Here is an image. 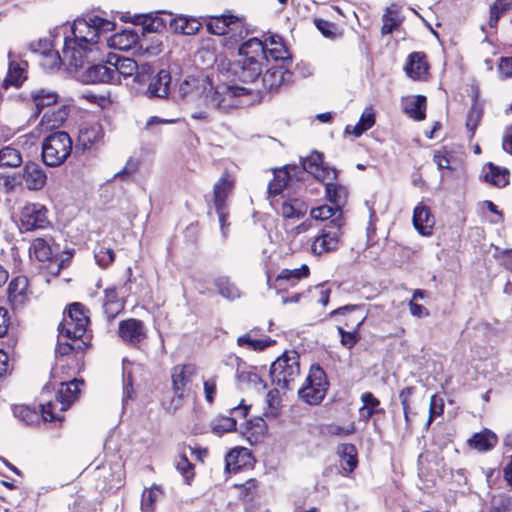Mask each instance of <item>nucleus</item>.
Masks as SVG:
<instances>
[{
	"instance_id": "obj_1",
	"label": "nucleus",
	"mask_w": 512,
	"mask_h": 512,
	"mask_svg": "<svg viewBox=\"0 0 512 512\" xmlns=\"http://www.w3.org/2000/svg\"><path fill=\"white\" fill-rule=\"evenodd\" d=\"M115 22L87 14L77 18L71 25V34L64 38L62 57L59 52L53 51L51 43L47 39H39L29 44V50L40 53L45 58V65L50 68H58L63 61L75 69L83 68L87 63L95 61L99 57V39L115 29Z\"/></svg>"
},
{
	"instance_id": "obj_2",
	"label": "nucleus",
	"mask_w": 512,
	"mask_h": 512,
	"mask_svg": "<svg viewBox=\"0 0 512 512\" xmlns=\"http://www.w3.org/2000/svg\"><path fill=\"white\" fill-rule=\"evenodd\" d=\"M181 99L198 97L200 105L221 113H230L236 109L250 106L254 99L250 89L220 83L215 85L204 74L187 76L179 85Z\"/></svg>"
},
{
	"instance_id": "obj_3",
	"label": "nucleus",
	"mask_w": 512,
	"mask_h": 512,
	"mask_svg": "<svg viewBox=\"0 0 512 512\" xmlns=\"http://www.w3.org/2000/svg\"><path fill=\"white\" fill-rule=\"evenodd\" d=\"M83 380L73 379L61 382V388L57 391L56 401L41 405V414L45 421H62V413L76 400Z\"/></svg>"
},
{
	"instance_id": "obj_4",
	"label": "nucleus",
	"mask_w": 512,
	"mask_h": 512,
	"mask_svg": "<svg viewBox=\"0 0 512 512\" xmlns=\"http://www.w3.org/2000/svg\"><path fill=\"white\" fill-rule=\"evenodd\" d=\"M72 152V140L65 131L49 134L42 142V160L49 167L63 164Z\"/></svg>"
},
{
	"instance_id": "obj_5",
	"label": "nucleus",
	"mask_w": 512,
	"mask_h": 512,
	"mask_svg": "<svg viewBox=\"0 0 512 512\" xmlns=\"http://www.w3.org/2000/svg\"><path fill=\"white\" fill-rule=\"evenodd\" d=\"M299 375V354L296 351L285 352L270 367L271 380L280 389H291Z\"/></svg>"
},
{
	"instance_id": "obj_6",
	"label": "nucleus",
	"mask_w": 512,
	"mask_h": 512,
	"mask_svg": "<svg viewBox=\"0 0 512 512\" xmlns=\"http://www.w3.org/2000/svg\"><path fill=\"white\" fill-rule=\"evenodd\" d=\"M328 386L324 369L320 365H312L305 383L298 390V395L305 403L317 405L325 398Z\"/></svg>"
},
{
	"instance_id": "obj_7",
	"label": "nucleus",
	"mask_w": 512,
	"mask_h": 512,
	"mask_svg": "<svg viewBox=\"0 0 512 512\" xmlns=\"http://www.w3.org/2000/svg\"><path fill=\"white\" fill-rule=\"evenodd\" d=\"M20 230L31 232L50 225L48 209L40 203H27L20 210Z\"/></svg>"
},
{
	"instance_id": "obj_8",
	"label": "nucleus",
	"mask_w": 512,
	"mask_h": 512,
	"mask_svg": "<svg viewBox=\"0 0 512 512\" xmlns=\"http://www.w3.org/2000/svg\"><path fill=\"white\" fill-rule=\"evenodd\" d=\"M196 373V367L193 364L177 365L171 370L172 390L174 398L171 405L177 409L182 404V399L187 395L188 385Z\"/></svg>"
},
{
	"instance_id": "obj_9",
	"label": "nucleus",
	"mask_w": 512,
	"mask_h": 512,
	"mask_svg": "<svg viewBox=\"0 0 512 512\" xmlns=\"http://www.w3.org/2000/svg\"><path fill=\"white\" fill-rule=\"evenodd\" d=\"M342 225L343 221L339 217L330 221L329 225L314 239L311 245L312 253L322 255L336 250L339 245Z\"/></svg>"
},
{
	"instance_id": "obj_10",
	"label": "nucleus",
	"mask_w": 512,
	"mask_h": 512,
	"mask_svg": "<svg viewBox=\"0 0 512 512\" xmlns=\"http://www.w3.org/2000/svg\"><path fill=\"white\" fill-rule=\"evenodd\" d=\"M305 173H309L321 181L326 179L335 180L337 177L336 169L324 166L322 154L317 151L312 152L302 160V170L301 167H299L297 176L302 179Z\"/></svg>"
},
{
	"instance_id": "obj_11",
	"label": "nucleus",
	"mask_w": 512,
	"mask_h": 512,
	"mask_svg": "<svg viewBox=\"0 0 512 512\" xmlns=\"http://www.w3.org/2000/svg\"><path fill=\"white\" fill-rule=\"evenodd\" d=\"M209 33L214 35H224L239 29L238 38L242 39L247 35V30L243 28L242 22L238 17L232 14H223L214 16L206 24Z\"/></svg>"
},
{
	"instance_id": "obj_12",
	"label": "nucleus",
	"mask_w": 512,
	"mask_h": 512,
	"mask_svg": "<svg viewBox=\"0 0 512 512\" xmlns=\"http://www.w3.org/2000/svg\"><path fill=\"white\" fill-rule=\"evenodd\" d=\"M107 63L111 65L114 84L120 83L121 77L127 78L134 76V81L140 82L137 73L138 65L132 58L123 57L116 53H109Z\"/></svg>"
},
{
	"instance_id": "obj_13",
	"label": "nucleus",
	"mask_w": 512,
	"mask_h": 512,
	"mask_svg": "<svg viewBox=\"0 0 512 512\" xmlns=\"http://www.w3.org/2000/svg\"><path fill=\"white\" fill-rule=\"evenodd\" d=\"M171 74L166 69H161L149 79L144 95L149 99H166L170 94Z\"/></svg>"
},
{
	"instance_id": "obj_14",
	"label": "nucleus",
	"mask_w": 512,
	"mask_h": 512,
	"mask_svg": "<svg viewBox=\"0 0 512 512\" xmlns=\"http://www.w3.org/2000/svg\"><path fill=\"white\" fill-rule=\"evenodd\" d=\"M120 338L132 346H137L146 338L144 323L141 320L130 318L119 323Z\"/></svg>"
},
{
	"instance_id": "obj_15",
	"label": "nucleus",
	"mask_w": 512,
	"mask_h": 512,
	"mask_svg": "<svg viewBox=\"0 0 512 512\" xmlns=\"http://www.w3.org/2000/svg\"><path fill=\"white\" fill-rule=\"evenodd\" d=\"M291 77L292 73L284 65L273 66L261 76V83L265 91L276 92L287 84Z\"/></svg>"
},
{
	"instance_id": "obj_16",
	"label": "nucleus",
	"mask_w": 512,
	"mask_h": 512,
	"mask_svg": "<svg viewBox=\"0 0 512 512\" xmlns=\"http://www.w3.org/2000/svg\"><path fill=\"white\" fill-rule=\"evenodd\" d=\"M298 171L299 167L296 165H287L283 169L276 170L273 180L268 184V195L276 196L294 179L301 180V178L297 176Z\"/></svg>"
},
{
	"instance_id": "obj_17",
	"label": "nucleus",
	"mask_w": 512,
	"mask_h": 512,
	"mask_svg": "<svg viewBox=\"0 0 512 512\" xmlns=\"http://www.w3.org/2000/svg\"><path fill=\"white\" fill-rule=\"evenodd\" d=\"M8 299L14 310L21 309L29 301L28 279L25 276H17L11 280L8 286Z\"/></svg>"
},
{
	"instance_id": "obj_18",
	"label": "nucleus",
	"mask_w": 512,
	"mask_h": 512,
	"mask_svg": "<svg viewBox=\"0 0 512 512\" xmlns=\"http://www.w3.org/2000/svg\"><path fill=\"white\" fill-rule=\"evenodd\" d=\"M64 326H75L77 336H85L89 317L85 313L84 306L81 303H72L67 312L64 313Z\"/></svg>"
},
{
	"instance_id": "obj_19",
	"label": "nucleus",
	"mask_w": 512,
	"mask_h": 512,
	"mask_svg": "<svg viewBox=\"0 0 512 512\" xmlns=\"http://www.w3.org/2000/svg\"><path fill=\"white\" fill-rule=\"evenodd\" d=\"M23 179L27 189L37 191L45 186L47 175L40 164L27 162L23 168Z\"/></svg>"
},
{
	"instance_id": "obj_20",
	"label": "nucleus",
	"mask_w": 512,
	"mask_h": 512,
	"mask_svg": "<svg viewBox=\"0 0 512 512\" xmlns=\"http://www.w3.org/2000/svg\"><path fill=\"white\" fill-rule=\"evenodd\" d=\"M415 229L423 236L432 234V229L435 224L433 215L428 206L418 204L413 211L412 217Z\"/></svg>"
},
{
	"instance_id": "obj_21",
	"label": "nucleus",
	"mask_w": 512,
	"mask_h": 512,
	"mask_svg": "<svg viewBox=\"0 0 512 512\" xmlns=\"http://www.w3.org/2000/svg\"><path fill=\"white\" fill-rule=\"evenodd\" d=\"M82 81L85 83H111L114 84L111 65L106 64H93L90 65L82 74Z\"/></svg>"
},
{
	"instance_id": "obj_22",
	"label": "nucleus",
	"mask_w": 512,
	"mask_h": 512,
	"mask_svg": "<svg viewBox=\"0 0 512 512\" xmlns=\"http://www.w3.org/2000/svg\"><path fill=\"white\" fill-rule=\"evenodd\" d=\"M69 108L66 105H60L47 109L40 121V126L44 130H53L60 127L67 119Z\"/></svg>"
},
{
	"instance_id": "obj_23",
	"label": "nucleus",
	"mask_w": 512,
	"mask_h": 512,
	"mask_svg": "<svg viewBox=\"0 0 512 512\" xmlns=\"http://www.w3.org/2000/svg\"><path fill=\"white\" fill-rule=\"evenodd\" d=\"M239 54L246 57L244 62L259 61L267 58L266 45L258 38H250L239 47Z\"/></svg>"
},
{
	"instance_id": "obj_24",
	"label": "nucleus",
	"mask_w": 512,
	"mask_h": 512,
	"mask_svg": "<svg viewBox=\"0 0 512 512\" xmlns=\"http://www.w3.org/2000/svg\"><path fill=\"white\" fill-rule=\"evenodd\" d=\"M234 188V181L227 173H224L221 178L214 184L213 187V202L215 207L227 208L226 200Z\"/></svg>"
},
{
	"instance_id": "obj_25",
	"label": "nucleus",
	"mask_w": 512,
	"mask_h": 512,
	"mask_svg": "<svg viewBox=\"0 0 512 512\" xmlns=\"http://www.w3.org/2000/svg\"><path fill=\"white\" fill-rule=\"evenodd\" d=\"M103 137L102 128L99 124L84 125L79 130L77 147L83 150L91 148Z\"/></svg>"
},
{
	"instance_id": "obj_26",
	"label": "nucleus",
	"mask_w": 512,
	"mask_h": 512,
	"mask_svg": "<svg viewBox=\"0 0 512 512\" xmlns=\"http://www.w3.org/2000/svg\"><path fill=\"white\" fill-rule=\"evenodd\" d=\"M213 285L218 294L228 301L239 299L242 295L240 288L228 276H218L213 279Z\"/></svg>"
},
{
	"instance_id": "obj_27",
	"label": "nucleus",
	"mask_w": 512,
	"mask_h": 512,
	"mask_svg": "<svg viewBox=\"0 0 512 512\" xmlns=\"http://www.w3.org/2000/svg\"><path fill=\"white\" fill-rule=\"evenodd\" d=\"M406 73L413 79H421L428 70L425 55L420 52H413L409 55L405 66Z\"/></svg>"
},
{
	"instance_id": "obj_28",
	"label": "nucleus",
	"mask_w": 512,
	"mask_h": 512,
	"mask_svg": "<svg viewBox=\"0 0 512 512\" xmlns=\"http://www.w3.org/2000/svg\"><path fill=\"white\" fill-rule=\"evenodd\" d=\"M497 440L498 438L495 433L488 429H484L483 431L474 434L473 437L468 440V444L470 447L480 452H486L496 445Z\"/></svg>"
},
{
	"instance_id": "obj_29",
	"label": "nucleus",
	"mask_w": 512,
	"mask_h": 512,
	"mask_svg": "<svg viewBox=\"0 0 512 512\" xmlns=\"http://www.w3.org/2000/svg\"><path fill=\"white\" fill-rule=\"evenodd\" d=\"M23 158L20 150L13 145H5L0 148V169L20 167Z\"/></svg>"
},
{
	"instance_id": "obj_30",
	"label": "nucleus",
	"mask_w": 512,
	"mask_h": 512,
	"mask_svg": "<svg viewBox=\"0 0 512 512\" xmlns=\"http://www.w3.org/2000/svg\"><path fill=\"white\" fill-rule=\"evenodd\" d=\"M404 112L416 121L425 119L426 97L423 95L411 96L404 103Z\"/></svg>"
},
{
	"instance_id": "obj_31",
	"label": "nucleus",
	"mask_w": 512,
	"mask_h": 512,
	"mask_svg": "<svg viewBox=\"0 0 512 512\" xmlns=\"http://www.w3.org/2000/svg\"><path fill=\"white\" fill-rule=\"evenodd\" d=\"M30 96L38 113H41L46 107L49 109L51 106L56 105L59 98L56 92L47 89L33 90Z\"/></svg>"
},
{
	"instance_id": "obj_32",
	"label": "nucleus",
	"mask_w": 512,
	"mask_h": 512,
	"mask_svg": "<svg viewBox=\"0 0 512 512\" xmlns=\"http://www.w3.org/2000/svg\"><path fill=\"white\" fill-rule=\"evenodd\" d=\"M170 27L176 33L194 35L199 31L201 23L195 18L178 16L170 20Z\"/></svg>"
},
{
	"instance_id": "obj_33",
	"label": "nucleus",
	"mask_w": 512,
	"mask_h": 512,
	"mask_svg": "<svg viewBox=\"0 0 512 512\" xmlns=\"http://www.w3.org/2000/svg\"><path fill=\"white\" fill-rule=\"evenodd\" d=\"M337 453L342 459L341 466L346 473H351L358 464L357 450L355 445L350 443L340 444Z\"/></svg>"
},
{
	"instance_id": "obj_34",
	"label": "nucleus",
	"mask_w": 512,
	"mask_h": 512,
	"mask_svg": "<svg viewBox=\"0 0 512 512\" xmlns=\"http://www.w3.org/2000/svg\"><path fill=\"white\" fill-rule=\"evenodd\" d=\"M27 66L28 64L26 61L17 62L11 60L9 62L8 73L5 78V83L8 85L19 87L27 78Z\"/></svg>"
},
{
	"instance_id": "obj_35",
	"label": "nucleus",
	"mask_w": 512,
	"mask_h": 512,
	"mask_svg": "<svg viewBox=\"0 0 512 512\" xmlns=\"http://www.w3.org/2000/svg\"><path fill=\"white\" fill-rule=\"evenodd\" d=\"M307 209L304 201L293 198L282 203L281 214L285 219H299L306 214Z\"/></svg>"
},
{
	"instance_id": "obj_36",
	"label": "nucleus",
	"mask_w": 512,
	"mask_h": 512,
	"mask_svg": "<svg viewBox=\"0 0 512 512\" xmlns=\"http://www.w3.org/2000/svg\"><path fill=\"white\" fill-rule=\"evenodd\" d=\"M375 124V114L372 108H366L358 123L354 126L347 125L345 128V132L347 134H353L356 137H360L364 132L369 130Z\"/></svg>"
},
{
	"instance_id": "obj_37",
	"label": "nucleus",
	"mask_w": 512,
	"mask_h": 512,
	"mask_svg": "<svg viewBox=\"0 0 512 512\" xmlns=\"http://www.w3.org/2000/svg\"><path fill=\"white\" fill-rule=\"evenodd\" d=\"M363 406L359 409L360 417L368 421L375 413H383L384 409L379 408L380 401L371 392H364L361 395Z\"/></svg>"
},
{
	"instance_id": "obj_38",
	"label": "nucleus",
	"mask_w": 512,
	"mask_h": 512,
	"mask_svg": "<svg viewBox=\"0 0 512 512\" xmlns=\"http://www.w3.org/2000/svg\"><path fill=\"white\" fill-rule=\"evenodd\" d=\"M325 190L328 201L339 210H342V207L346 204L348 196L346 187L328 182L325 185Z\"/></svg>"
},
{
	"instance_id": "obj_39",
	"label": "nucleus",
	"mask_w": 512,
	"mask_h": 512,
	"mask_svg": "<svg viewBox=\"0 0 512 512\" xmlns=\"http://www.w3.org/2000/svg\"><path fill=\"white\" fill-rule=\"evenodd\" d=\"M308 275L309 267L306 264H303L300 268L283 269L276 277V281L280 286L284 285L285 283L294 286L298 281L306 278Z\"/></svg>"
},
{
	"instance_id": "obj_40",
	"label": "nucleus",
	"mask_w": 512,
	"mask_h": 512,
	"mask_svg": "<svg viewBox=\"0 0 512 512\" xmlns=\"http://www.w3.org/2000/svg\"><path fill=\"white\" fill-rule=\"evenodd\" d=\"M250 456L246 448H234L225 457V469L228 472H237L246 465V458Z\"/></svg>"
},
{
	"instance_id": "obj_41",
	"label": "nucleus",
	"mask_w": 512,
	"mask_h": 512,
	"mask_svg": "<svg viewBox=\"0 0 512 512\" xmlns=\"http://www.w3.org/2000/svg\"><path fill=\"white\" fill-rule=\"evenodd\" d=\"M487 167L489 172L484 176L486 182H489L497 187H505L509 183V171L501 169L493 163H488Z\"/></svg>"
},
{
	"instance_id": "obj_42",
	"label": "nucleus",
	"mask_w": 512,
	"mask_h": 512,
	"mask_svg": "<svg viewBox=\"0 0 512 512\" xmlns=\"http://www.w3.org/2000/svg\"><path fill=\"white\" fill-rule=\"evenodd\" d=\"M138 34L133 30H125L122 33H117L111 38V46L119 50L130 49L138 42Z\"/></svg>"
},
{
	"instance_id": "obj_43",
	"label": "nucleus",
	"mask_w": 512,
	"mask_h": 512,
	"mask_svg": "<svg viewBox=\"0 0 512 512\" xmlns=\"http://www.w3.org/2000/svg\"><path fill=\"white\" fill-rule=\"evenodd\" d=\"M104 293V311L108 317H115L123 308V305L118 299L117 291L115 288H107Z\"/></svg>"
},
{
	"instance_id": "obj_44",
	"label": "nucleus",
	"mask_w": 512,
	"mask_h": 512,
	"mask_svg": "<svg viewBox=\"0 0 512 512\" xmlns=\"http://www.w3.org/2000/svg\"><path fill=\"white\" fill-rule=\"evenodd\" d=\"M382 21L383 25L381 28V33L383 35H387L392 33L400 26L402 19L395 7L392 6L386 9V12L382 16Z\"/></svg>"
},
{
	"instance_id": "obj_45",
	"label": "nucleus",
	"mask_w": 512,
	"mask_h": 512,
	"mask_svg": "<svg viewBox=\"0 0 512 512\" xmlns=\"http://www.w3.org/2000/svg\"><path fill=\"white\" fill-rule=\"evenodd\" d=\"M237 421L234 417L220 415L211 421L212 432L218 436L236 430Z\"/></svg>"
},
{
	"instance_id": "obj_46",
	"label": "nucleus",
	"mask_w": 512,
	"mask_h": 512,
	"mask_svg": "<svg viewBox=\"0 0 512 512\" xmlns=\"http://www.w3.org/2000/svg\"><path fill=\"white\" fill-rule=\"evenodd\" d=\"M366 319V315H361L356 322V326L353 331H345L342 327H338V333L341 336V344L348 349L353 348L357 342L360 340V336L358 334L359 327L364 323Z\"/></svg>"
},
{
	"instance_id": "obj_47",
	"label": "nucleus",
	"mask_w": 512,
	"mask_h": 512,
	"mask_svg": "<svg viewBox=\"0 0 512 512\" xmlns=\"http://www.w3.org/2000/svg\"><path fill=\"white\" fill-rule=\"evenodd\" d=\"M65 338H60L58 340V345L56 348V353L65 356L70 354L71 352H83L88 347V343L86 340H71L72 342H69L70 340H65Z\"/></svg>"
},
{
	"instance_id": "obj_48",
	"label": "nucleus",
	"mask_w": 512,
	"mask_h": 512,
	"mask_svg": "<svg viewBox=\"0 0 512 512\" xmlns=\"http://www.w3.org/2000/svg\"><path fill=\"white\" fill-rule=\"evenodd\" d=\"M275 341L270 338L265 339H252L250 333H246L237 338V344L241 347H248L254 351H263L267 347L271 346Z\"/></svg>"
},
{
	"instance_id": "obj_49",
	"label": "nucleus",
	"mask_w": 512,
	"mask_h": 512,
	"mask_svg": "<svg viewBox=\"0 0 512 512\" xmlns=\"http://www.w3.org/2000/svg\"><path fill=\"white\" fill-rule=\"evenodd\" d=\"M310 215L315 220L331 219V221H332L339 217L343 221L342 210H339L334 205L333 206L322 205V206L313 208L310 211Z\"/></svg>"
},
{
	"instance_id": "obj_50",
	"label": "nucleus",
	"mask_w": 512,
	"mask_h": 512,
	"mask_svg": "<svg viewBox=\"0 0 512 512\" xmlns=\"http://www.w3.org/2000/svg\"><path fill=\"white\" fill-rule=\"evenodd\" d=\"M30 252L41 262L51 259L52 249L43 238H36L30 247Z\"/></svg>"
},
{
	"instance_id": "obj_51",
	"label": "nucleus",
	"mask_w": 512,
	"mask_h": 512,
	"mask_svg": "<svg viewBox=\"0 0 512 512\" xmlns=\"http://www.w3.org/2000/svg\"><path fill=\"white\" fill-rule=\"evenodd\" d=\"M362 310H363L362 305H346V306L339 307V308L333 310L330 315L331 316L344 315L346 312H354L355 315H351L350 317H348L347 321L345 322V325L347 327H353V329H354L359 317L361 315H365Z\"/></svg>"
},
{
	"instance_id": "obj_52",
	"label": "nucleus",
	"mask_w": 512,
	"mask_h": 512,
	"mask_svg": "<svg viewBox=\"0 0 512 512\" xmlns=\"http://www.w3.org/2000/svg\"><path fill=\"white\" fill-rule=\"evenodd\" d=\"M265 45L267 51V58H264L265 60L268 61L269 58H272L276 62L281 61V65H284L285 67L292 62L289 52L283 44L272 46L271 48L267 47V43Z\"/></svg>"
},
{
	"instance_id": "obj_53",
	"label": "nucleus",
	"mask_w": 512,
	"mask_h": 512,
	"mask_svg": "<svg viewBox=\"0 0 512 512\" xmlns=\"http://www.w3.org/2000/svg\"><path fill=\"white\" fill-rule=\"evenodd\" d=\"M261 75V64L259 61L244 62L241 78L245 82H255Z\"/></svg>"
},
{
	"instance_id": "obj_54",
	"label": "nucleus",
	"mask_w": 512,
	"mask_h": 512,
	"mask_svg": "<svg viewBox=\"0 0 512 512\" xmlns=\"http://www.w3.org/2000/svg\"><path fill=\"white\" fill-rule=\"evenodd\" d=\"M94 257L100 267L106 268L114 261L115 253L111 248L100 246L95 250Z\"/></svg>"
},
{
	"instance_id": "obj_55",
	"label": "nucleus",
	"mask_w": 512,
	"mask_h": 512,
	"mask_svg": "<svg viewBox=\"0 0 512 512\" xmlns=\"http://www.w3.org/2000/svg\"><path fill=\"white\" fill-rule=\"evenodd\" d=\"M160 492V488L153 485L150 489H145L142 494L141 509L144 512H152L154 509V503L156 500L157 493Z\"/></svg>"
},
{
	"instance_id": "obj_56",
	"label": "nucleus",
	"mask_w": 512,
	"mask_h": 512,
	"mask_svg": "<svg viewBox=\"0 0 512 512\" xmlns=\"http://www.w3.org/2000/svg\"><path fill=\"white\" fill-rule=\"evenodd\" d=\"M483 112L482 109L476 105H473L467 115L466 127L471 132L470 137H473L476 131V128L481 121Z\"/></svg>"
},
{
	"instance_id": "obj_57",
	"label": "nucleus",
	"mask_w": 512,
	"mask_h": 512,
	"mask_svg": "<svg viewBox=\"0 0 512 512\" xmlns=\"http://www.w3.org/2000/svg\"><path fill=\"white\" fill-rule=\"evenodd\" d=\"M510 505L509 497L505 495L493 496L488 507V512H508Z\"/></svg>"
},
{
	"instance_id": "obj_58",
	"label": "nucleus",
	"mask_w": 512,
	"mask_h": 512,
	"mask_svg": "<svg viewBox=\"0 0 512 512\" xmlns=\"http://www.w3.org/2000/svg\"><path fill=\"white\" fill-rule=\"evenodd\" d=\"M176 469L182 474V476L185 478V482L187 484H190V480L194 476V468L193 465L190 463L188 458L185 455H181L179 460L176 463Z\"/></svg>"
},
{
	"instance_id": "obj_59",
	"label": "nucleus",
	"mask_w": 512,
	"mask_h": 512,
	"mask_svg": "<svg viewBox=\"0 0 512 512\" xmlns=\"http://www.w3.org/2000/svg\"><path fill=\"white\" fill-rule=\"evenodd\" d=\"M506 3L502 0H497L494 5L490 8V16L488 24L491 28H495L502 13L506 10Z\"/></svg>"
},
{
	"instance_id": "obj_60",
	"label": "nucleus",
	"mask_w": 512,
	"mask_h": 512,
	"mask_svg": "<svg viewBox=\"0 0 512 512\" xmlns=\"http://www.w3.org/2000/svg\"><path fill=\"white\" fill-rule=\"evenodd\" d=\"M444 404L442 399L438 398L437 395H432L430 398L429 417L427 420V426H430L435 416L443 413Z\"/></svg>"
},
{
	"instance_id": "obj_61",
	"label": "nucleus",
	"mask_w": 512,
	"mask_h": 512,
	"mask_svg": "<svg viewBox=\"0 0 512 512\" xmlns=\"http://www.w3.org/2000/svg\"><path fill=\"white\" fill-rule=\"evenodd\" d=\"M257 484L258 482L256 481V479L251 478L241 485H236V487L240 489L241 497L246 501H250L254 497Z\"/></svg>"
},
{
	"instance_id": "obj_62",
	"label": "nucleus",
	"mask_w": 512,
	"mask_h": 512,
	"mask_svg": "<svg viewBox=\"0 0 512 512\" xmlns=\"http://www.w3.org/2000/svg\"><path fill=\"white\" fill-rule=\"evenodd\" d=\"M137 170H138V162L136 160L130 158L126 162L125 166L114 175V178H120L122 180H125V179L129 178L131 175H133Z\"/></svg>"
},
{
	"instance_id": "obj_63",
	"label": "nucleus",
	"mask_w": 512,
	"mask_h": 512,
	"mask_svg": "<svg viewBox=\"0 0 512 512\" xmlns=\"http://www.w3.org/2000/svg\"><path fill=\"white\" fill-rule=\"evenodd\" d=\"M217 377L213 376L204 381L205 400L212 404L216 395Z\"/></svg>"
},
{
	"instance_id": "obj_64",
	"label": "nucleus",
	"mask_w": 512,
	"mask_h": 512,
	"mask_svg": "<svg viewBox=\"0 0 512 512\" xmlns=\"http://www.w3.org/2000/svg\"><path fill=\"white\" fill-rule=\"evenodd\" d=\"M215 209L218 214V220H219V224H220V230H221L222 237L224 239H226L229 234V226H230V223L227 221V218H228L227 208L215 207Z\"/></svg>"
}]
</instances>
